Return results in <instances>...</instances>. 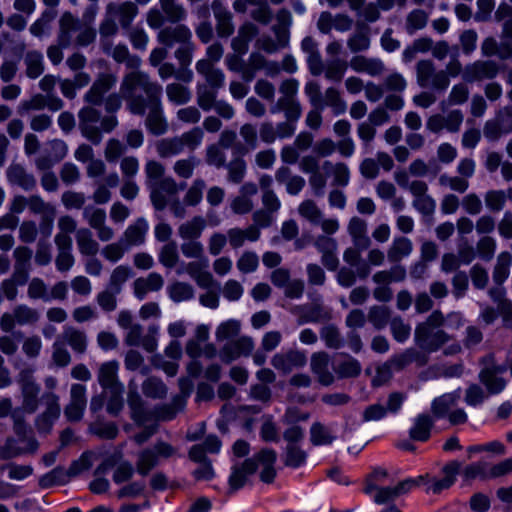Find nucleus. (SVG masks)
Here are the masks:
<instances>
[{
  "mask_svg": "<svg viewBox=\"0 0 512 512\" xmlns=\"http://www.w3.org/2000/svg\"><path fill=\"white\" fill-rule=\"evenodd\" d=\"M141 76H149L147 73L136 70L125 74L120 83L119 92L109 94L103 98L102 104L108 113L117 112L121 106L123 100L126 101V108L133 115L143 116L146 112V102L143 95L137 94V90H141V84H138V80Z\"/></svg>",
  "mask_w": 512,
  "mask_h": 512,
  "instance_id": "obj_1",
  "label": "nucleus"
},
{
  "mask_svg": "<svg viewBox=\"0 0 512 512\" xmlns=\"http://www.w3.org/2000/svg\"><path fill=\"white\" fill-rule=\"evenodd\" d=\"M444 325V314L440 310H434L423 322L416 325V345L426 353L437 352L452 340V336L442 329Z\"/></svg>",
  "mask_w": 512,
  "mask_h": 512,
  "instance_id": "obj_2",
  "label": "nucleus"
},
{
  "mask_svg": "<svg viewBox=\"0 0 512 512\" xmlns=\"http://www.w3.org/2000/svg\"><path fill=\"white\" fill-rule=\"evenodd\" d=\"M137 79L141 84V90L145 93L146 110L148 114L145 120L146 128L153 135H163L168 130V123L163 113L161 101L162 86L150 79L149 76H141Z\"/></svg>",
  "mask_w": 512,
  "mask_h": 512,
  "instance_id": "obj_3",
  "label": "nucleus"
},
{
  "mask_svg": "<svg viewBox=\"0 0 512 512\" xmlns=\"http://www.w3.org/2000/svg\"><path fill=\"white\" fill-rule=\"evenodd\" d=\"M425 480L423 475L417 478H408L400 481L394 486H381L372 481H367L364 488L366 494L370 495L377 504H386L396 500L398 497L407 494L414 487L419 486Z\"/></svg>",
  "mask_w": 512,
  "mask_h": 512,
  "instance_id": "obj_4",
  "label": "nucleus"
},
{
  "mask_svg": "<svg viewBox=\"0 0 512 512\" xmlns=\"http://www.w3.org/2000/svg\"><path fill=\"white\" fill-rule=\"evenodd\" d=\"M416 80L422 88H432L435 91H445L450 84V78L444 70H437L431 60H420L416 64Z\"/></svg>",
  "mask_w": 512,
  "mask_h": 512,
  "instance_id": "obj_5",
  "label": "nucleus"
},
{
  "mask_svg": "<svg viewBox=\"0 0 512 512\" xmlns=\"http://www.w3.org/2000/svg\"><path fill=\"white\" fill-rule=\"evenodd\" d=\"M481 364L483 368L479 373V379L488 392L498 394L504 390L506 381L501 375L506 371V366L498 365L493 354L483 357Z\"/></svg>",
  "mask_w": 512,
  "mask_h": 512,
  "instance_id": "obj_6",
  "label": "nucleus"
},
{
  "mask_svg": "<svg viewBox=\"0 0 512 512\" xmlns=\"http://www.w3.org/2000/svg\"><path fill=\"white\" fill-rule=\"evenodd\" d=\"M18 384L21 388L22 406L20 412L34 413L38 408V395L40 386L35 382L31 370L24 369L18 375Z\"/></svg>",
  "mask_w": 512,
  "mask_h": 512,
  "instance_id": "obj_7",
  "label": "nucleus"
},
{
  "mask_svg": "<svg viewBox=\"0 0 512 512\" xmlns=\"http://www.w3.org/2000/svg\"><path fill=\"white\" fill-rule=\"evenodd\" d=\"M83 218L89 227L96 231L98 240L109 242L115 237V231L107 224L106 211L92 205L83 209Z\"/></svg>",
  "mask_w": 512,
  "mask_h": 512,
  "instance_id": "obj_8",
  "label": "nucleus"
},
{
  "mask_svg": "<svg viewBox=\"0 0 512 512\" xmlns=\"http://www.w3.org/2000/svg\"><path fill=\"white\" fill-rule=\"evenodd\" d=\"M483 133L490 141H497L502 135L512 133V105L501 108L493 119L488 120Z\"/></svg>",
  "mask_w": 512,
  "mask_h": 512,
  "instance_id": "obj_9",
  "label": "nucleus"
},
{
  "mask_svg": "<svg viewBox=\"0 0 512 512\" xmlns=\"http://www.w3.org/2000/svg\"><path fill=\"white\" fill-rule=\"evenodd\" d=\"M100 111L91 105L82 107L78 112L79 129L83 137L97 145L102 140L100 128L97 124L100 122Z\"/></svg>",
  "mask_w": 512,
  "mask_h": 512,
  "instance_id": "obj_10",
  "label": "nucleus"
},
{
  "mask_svg": "<svg viewBox=\"0 0 512 512\" xmlns=\"http://www.w3.org/2000/svg\"><path fill=\"white\" fill-rule=\"evenodd\" d=\"M39 320L37 310L27 305H17L11 313H4L0 319V328L4 332H10L16 325H32Z\"/></svg>",
  "mask_w": 512,
  "mask_h": 512,
  "instance_id": "obj_11",
  "label": "nucleus"
},
{
  "mask_svg": "<svg viewBox=\"0 0 512 512\" xmlns=\"http://www.w3.org/2000/svg\"><path fill=\"white\" fill-rule=\"evenodd\" d=\"M28 209L32 214L41 216L40 231L45 237H49L52 233L56 216L55 206L45 202L39 195H31L29 197Z\"/></svg>",
  "mask_w": 512,
  "mask_h": 512,
  "instance_id": "obj_12",
  "label": "nucleus"
},
{
  "mask_svg": "<svg viewBox=\"0 0 512 512\" xmlns=\"http://www.w3.org/2000/svg\"><path fill=\"white\" fill-rule=\"evenodd\" d=\"M270 362L278 372L286 375L295 369L303 368L307 363V356L303 351L289 349L274 354Z\"/></svg>",
  "mask_w": 512,
  "mask_h": 512,
  "instance_id": "obj_13",
  "label": "nucleus"
},
{
  "mask_svg": "<svg viewBox=\"0 0 512 512\" xmlns=\"http://www.w3.org/2000/svg\"><path fill=\"white\" fill-rule=\"evenodd\" d=\"M117 83V76L113 73H100L89 90L84 94V101L89 105L99 106L103 102L104 95Z\"/></svg>",
  "mask_w": 512,
  "mask_h": 512,
  "instance_id": "obj_14",
  "label": "nucleus"
},
{
  "mask_svg": "<svg viewBox=\"0 0 512 512\" xmlns=\"http://www.w3.org/2000/svg\"><path fill=\"white\" fill-rule=\"evenodd\" d=\"M254 347L255 343L253 338L244 335L227 342L220 350V358L224 363H231L242 356H249L254 350Z\"/></svg>",
  "mask_w": 512,
  "mask_h": 512,
  "instance_id": "obj_15",
  "label": "nucleus"
},
{
  "mask_svg": "<svg viewBox=\"0 0 512 512\" xmlns=\"http://www.w3.org/2000/svg\"><path fill=\"white\" fill-rule=\"evenodd\" d=\"M499 66L492 60H477L466 65L463 70V79L466 82H477L493 79L498 75Z\"/></svg>",
  "mask_w": 512,
  "mask_h": 512,
  "instance_id": "obj_16",
  "label": "nucleus"
},
{
  "mask_svg": "<svg viewBox=\"0 0 512 512\" xmlns=\"http://www.w3.org/2000/svg\"><path fill=\"white\" fill-rule=\"evenodd\" d=\"M87 405L86 387L82 384H72L70 400L64 409V414L69 421H80Z\"/></svg>",
  "mask_w": 512,
  "mask_h": 512,
  "instance_id": "obj_17",
  "label": "nucleus"
},
{
  "mask_svg": "<svg viewBox=\"0 0 512 512\" xmlns=\"http://www.w3.org/2000/svg\"><path fill=\"white\" fill-rule=\"evenodd\" d=\"M258 187L253 182H246L239 188V194L231 199L230 208L234 214L245 215L253 211V197L257 194Z\"/></svg>",
  "mask_w": 512,
  "mask_h": 512,
  "instance_id": "obj_18",
  "label": "nucleus"
},
{
  "mask_svg": "<svg viewBox=\"0 0 512 512\" xmlns=\"http://www.w3.org/2000/svg\"><path fill=\"white\" fill-rule=\"evenodd\" d=\"M150 198L157 210H163L167 205V195H175L178 192V185L172 177H163L151 185Z\"/></svg>",
  "mask_w": 512,
  "mask_h": 512,
  "instance_id": "obj_19",
  "label": "nucleus"
},
{
  "mask_svg": "<svg viewBox=\"0 0 512 512\" xmlns=\"http://www.w3.org/2000/svg\"><path fill=\"white\" fill-rule=\"evenodd\" d=\"M118 370L119 363L116 360L104 362L99 366L97 379L105 391L112 389L124 390V386L118 378Z\"/></svg>",
  "mask_w": 512,
  "mask_h": 512,
  "instance_id": "obj_20",
  "label": "nucleus"
},
{
  "mask_svg": "<svg viewBox=\"0 0 512 512\" xmlns=\"http://www.w3.org/2000/svg\"><path fill=\"white\" fill-rule=\"evenodd\" d=\"M444 477L442 479H428V475H425V480L420 483L427 484V492L438 494L441 491L448 489L455 482L456 475L460 472V463L457 461L450 462L443 468Z\"/></svg>",
  "mask_w": 512,
  "mask_h": 512,
  "instance_id": "obj_21",
  "label": "nucleus"
},
{
  "mask_svg": "<svg viewBox=\"0 0 512 512\" xmlns=\"http://www.w3.org/2000/svg\"><path fill=\"white\" fill-rule=\"evenodd\" d=\"M251 459H254L257 465V469H260V479L265 483H271L276 476V452L268 448L262 449L259 453L255 454Z\"/></svg>",
  "mask_w": 512,
  "mask_h": 512,
  "instance_id": "obj_22",
  "label": "nucleus"
},
{
  "mask_svg": "<svg viewBox=\"0 0 512 512\" xmlns=\"http://www.w3.org/2000/svg\"><path fill=\"white\" fill-rule=\"evenodd\" d=\"M192 37L191 31L184 25L169 26L161 29L157 35L160 44L167 48L175 44H185Z\"/></svg>",
  "mask_w": 512,
  "mask_h": 512,
  "instance_id": "obj_23",
  "label": "nucleus"
},
{
  "mask_svg": "<svg viewBox=\"0 0 512 512\" xmlns=\"http://www.w3.org/2000/svg\"><path fill=\"white\" fill-rule=\"evenodd\" d=\"M6 178L10 185L17 186L25 191H31L36 187L35 177L18 163L9 165L6 170Z\"/></svg>",
  "mask_w": 512,
  "mask_h": 512,
  "instance_id": "obj_24",
  "label": "nucleus"
},
{
  "mask_svg": "<svg viewBox=\"0 0 512 512\" xmlns=\"http://www.w3.org/2000/svg\"><path fill=\"white\" fill-rule=\"evenodd\" d=\"M257 471V465L254 459H246L242 463L234 464L229 477V486L231 491L242 488L249 477Z\"/></svg>",
  "mask_w": 512,
  "mask_h": 512,
  "instance_id": "obj_25",
  "label": "nucleus"
},
{
  "mask_svg": "<svg viewBox=\"0 0 512 512\" xmlns=\"http://www.w3.org/2000/svg\"><path fill=\"white\" fill-rule=\"evenodd\" d=\"M164 286V278L157 272L146 277H139L133 282V292L137 299L143 300L149 292L160 291Z\"/></svg>",
  "mask_w": 512,
  "mask_h": 512,
  "instance_id": "obj_26",
  "label": "nucleus"
},
{
  "mask_svg": "<svg viewBox=\"0 0 512 512\" xmlns=\"http://www.w3.org/2000/svg\"><path fill=\"white\" fill-rule=\"evenodd\" d=\"M44 399L46 401V410L44 413H42L36 420V426L38 430L47 432L53 422L59 417L60 415V405H59V397L50 392L46 393L44 395Z\"/></svg>",
  "mask_w": 512,
  "mask_h": 512,
  "instance_id": "obj_27",
  "label": "nucleus"
},
{
  "mask_svg": "<svg viewBox=\"0 0 512 512\" xmlns=\"http://www.w3.org/2000/svg\"><path fill=\"white\" fill-rule=\"evenodd\" d=\"M349 65L357 73H366L369 76L377 77L384 73L385 64L379 58H369L357 55L351 58Z\"/></svg>",
  "mask_w": 512,
  "mask_h": 512,
  "instance_id": "obj_28",
  "label": "nucleus"
},
{
  "mask_svg": "<svg viewBox=\"0 0 512 512\" xmlns=\"http://www.w3.org/2000/svg\"><path fill=\"white\" fill-rule=\"evenodd\" d=\"M149 225L145 218H137L123 232L121 240L128 247L139 246L145 242Z\"/></svg>",
  "mask_w": 512,
  "mask_h": 512,
  "instance_id": "obj_29",
  "label": "nucleus"
},
{
  "mask_svg": "<svg viewBox=\"0 0 512 512\" xmlns=\"http://www.w3.org/2000/svg\"><path fill=\"white\" fill-rule=\"evenodd\" d=\"M330 358L326 352H315L311 356V371L322 385L328 386L334 382V376L329 370Z\"/></svg>",
  "mask_w": 512,
  "mask_h": 512,
  "instance_id": "obj_30",
  "label": "nucleus"
},
{
  "mask_svg": "<svg viewBox=\"0 0 512 512\" xmlns=\"http://www.w3.org/2000/svg\"><path fill=\"white\" fill-rule=\"evenodd\" d=\"M106 13L118 18L121 26L126 28L132 23L133 19L138 14V8L130 1L121 4L111 2L106 7Z\"/></svg>",
  "mask_w": 512,
  "mask_h": 512,
  "instance_id": "obj_31",
  "label": "nucleus"
},
{
  "mask_svg": "<svg viewBox=\"0 0 512 512\" xmlns=\"http://www.w3.org/2000/svg\"><path fill=\"white\" fill-rule=\"evenodd\" d=\"M76 245L82 257L96 256L100 251V244L94 238L89 228L82 227L75 234Z\"/></svg>",
  "mask_w": 512,
  "mask_h": 512,
  "instance_id": "obj_32",
  "label": "nucleus"
},
{
  "mask_svg": "<svg viewBox=\"0 0 512 512\" xmlns=\"http://www.w3.org/2000/svg\"><path fill=\"white\" fill-rule=\"evenodd\" d=\"M347 231L352 238L354 245L358 248L365 249L370 244L367 235V222L360 217H352L347 225Z\"/></svg>",
  "mask_w": 512,
  "mask_h": 512,
  "instance_id": "obj_33",
  "label": "nucleus"
},
{
  "mask_svg": "<svg viewBox=\"0 0 512 512\" xmlns=\"http://www.w3.org/2000/svg\"><path fill=\"white\" fill-rule=\"evenodd\" d=\"M103 48L104 51L111 55L116 62H125L127 67L133 69V71L139 70L138 68L141 64L140 58L130 55L126 45L119 44L115 47H111L107 41H103Z\"/></svg>",
  "mask_w": 512,
  "mask_h": 512,
  "instance_id": "obj_34",
  "label": "nucleus"
},
{
  "mask_svg": "<svg viewBox=\"0 0 512 512\" xmlns=\"http://www.w3.org/2000/svg\"><path fill=\"white\" fill-rule=\"evenodd\" d=\"M258 34L257 27L252 23L242 25L236 37L232 39L231 47L239 55H244L248 51L250 41Z\"/></svg>",
  "mask_w": 512,
  "mask_h": 512,
  "instance_id": "obj_35",
  "label": "nucleus"
},
{
  "mask_svg": "<svg viewBox=\"0 0 512 512\" xmlns=\"http://www.w3.org/2000/svg\"><path fill=\"white\" fill-rule=\"evenodd\" d=\"M79 28V20L70 12H64L59 20L58 43L62 47H68L72 41V33Z\"/></svg>",
  "mask_w": 512,
  "mask_h": 512,
  "instance_id": "obj_36",
  "label": "nucleus"
},
{
  "mask_svg": "<svg viewBox=\"0 0 512 512\" xmlns=\"http://www.w3.org/2000/svg\"><path fill=\"white\" fill-rule=\"evenodd\" d=\"M207 226L206 220L202 216H194L188 221L179 225L177 232L183 240H197L201 237Z\"/></svg>",
  "mask_w": 512,
  "mask_h": 512,
  "instance_id": "obj_37",
  "label": "nucleus"
},
{
  "mask_svg": "<svg viewBox=\"0 0 512 512\" xmlns=\"http://www.w3.org/2000/svg\"><path fill=\"white\" fill-rule=\"evenodd\" d=\"M460 398V389L435 398L431 405L432 413L436 418L446 417L449 414L450 409L458 403Z\"/></svg>",
  "mask_w": 512,
  "mask_h": 512,
  "instance_id": "obj_38",
  "label": "nucleus"
},
{
  "mask_svg": "<svg viewBox=\"0 0 512 512\" xmlns=\"http://www.w3.org/2000/svg\"><path fill=\"white\" fill-rule=\"evenodd\" d=\"M389 362L394 370H401L413 362L425 365L428 362V358L416 349L408 348L402 353L392 356Z\"/></svg>",
  "mask_w": 512,
  "mask_h": 512,
  "instance_id": "obj_39",
  "label": "nucleus"
},
{
  "mask_svg": "<svg viewBox=\"0 0 512 512\" xmlns=\"http://www.w3.org/2000/svg\"><path fill=\"white\" fill-rule=\"evenodd\" d=\"M119 184V176L117 173H110L104 179V182L97 183L96 188L92 194V199L95 204H106L111 200L112 193L110 188H114Z\"/></svg>",
  "mask_w": 512,
  "mask_h": 512,
  "instance_id": "obj_40",
  "label": "nucleus"
},
{
  "mask_svg": "<svg viewBox=\"0 0 512 512\" xmlns=\"http://www.w3.org/2000/svg\"><path fill=\"white\" fill-rule=\"evenodd\" d=\"M212 9L217 20V33L220 37H229L234 32L232 16L219 2L214 1Z\"/></svg>",
  "mask_w": 512,
  "mask_h": 512,
  "instance_id": "obj_41",
  "label": "nucleus"
},
{
  "mask_svg": "<svg viewBox=\"0 0 512 512\" xmlns=\"http://www.w3.org/2000/svg\"><path fill=\"white\" fill-rule=\"evenodd\" d=\"M260 237V231L256 226H249L246 229L231 228L227 231V238L232 248H240L246 240L257 241Z\"/></svg>",
  "mask_w": 512,
  "mask_h": 512,
  "instance_id": "obj_42",
  "label": "nucleus"
},
{
  "mask_svg": "<svg viewBox=\"0 0 512 512\" xmlns=\"http://www.w3.org/2000/svg\"><path fill=\"white\" fill-rule=\"evenodd\" d=\"M62 343L68 344L76 353L83 354L87 348L86 334L74 327L66 326L61 334Z\"/></svg>",
  "mask_w": 512,
  "mask_h": 512,
  "instance_id": "obj_43",
  "label": "nucleus"
},
{
  "mask_svg": "<svg viewBox=\"0 0 512 512\" xmlns=\"http://www.w3.org/2000/svg\"><path fill=\"white\" fill-rule=\"evenodd\" d=\"M413 251V243L409 238L396 237L390 245L387 256L390 262H399Z\"/></svg>",
  "mask_w": 512,
  "mask_h": 512,
  "instance_id": "obj_44",
  "label": "nucleus"
},
{
  "mask_svg": "<svg viewBox=\"0 0 512 512\" xmlns=\"http://www.w3.org/2000/svg\"><path fill=\"white\" fill-rule=\"evenodd\" d=\"M469 94L470 91L466 84H455L451 88L448 97L440 102L439 107L442 111H445L449 107L462 105L467 102Z\"/></svg>",
  "mask_w": 512,
  "mask_h": 512,
  "instance_id": "obj_45",
  "label": "nucleus"
},
{
  "mask_svg": "<svg viewBox=\"0 0 512 512\" xmlns=\"http://www.w3.org/2000/svg\"><path fill=\"white\" fill-rule=\"evenodd\" d=\"M57 255L55 266L57 271L63 273L69 271L75 263V257L72 252L73 243H55Z\"/></svg>",
  "mask_w": 512,
  "mask_h": 512,
  "instance_id": "obj_46",
  "label": "nucleus"
},
{
  "mask_svg": "<svg viewBox=\"0 0 512 512\" xmlns=\"http://www.w3.org/2000/svg\"><path fill=\"white\" fill-rule=\"evenodd\" d=\"M167 294L173 302L180 303L193 299L195 290L193 286L187 282L174 281L168 285Z\"/></svg>",
  "mask_w": 512,
  "mask_h": 512,
  "instance_id": "obj_47",
  "label": "nucleus"
},
{
  "mask_svg": "<svg viewBox=\"0 0 512 512\" xmlns=\"http://www.w3.org/2000/svg\"><path fill=\"white\" fill-rule=\"evenodd\" d=\"M432 426L433 420L429 415H418L414 420L413 426L410 428V437L416 441H427L430 437Z\"/></svg>",
  "mask_w": 512,
  "mask_h": 512,
  "instance_id": "obj_48",
  "label": "nucleus"
},
{
  "mask_svg": "<svg viewBox=\"0 0 512 512\" xmlns=\"http://www.w3.org/2000/svg\"><path fill=\"white\" fill-rule=\"evenodd\" d=\"M25 74L30 79H36L44 72V60L41 52L28 51L24 56Z\"/></svg>",
  "mask_w": 512,
  "mask_h": 512,
  "instance_id": "obj_49",
  "label": "nucleus"
},
{
  "mask_svg": "<svg viewBox=\"0 0 512 512\" xmlns=\"http://www.w3.org/2000/svg\"><path fill=\"white\" fill-rule=\"evenodd\" d=\"M58 229L54 237V243H73L71 234L75 233L77 229L76 220L70 215H63L58 219Z\"/></svg>",
  "mask_w": 512,
  "mask_h": 512,
  "instance_id": "obj_50",
  "label": "nucleus"
},
{
  "mask_svg": "<svg viewBox=\"0 0 512 512\" xmlns=\"http://www.w3.org/2000/svg\"><path fill=\"white\" fill-rule=\"evenodd\" d=\"M128 405L131 409V417L133 420L140 424L143 423L146 420V413L142 398L138 394L137 387L134 385L133 381L129 383Z\"/></svg>",
  "mask_w": 512,
  "mask_h": 512,
  "instance_id": "obj_51",
  "label": "nucleus"
},
{
  "mask_svg": "<svg viewBox=\"0 0 512 512\" xmlns=\"http://www.w3.org/2000/svg\"><path fill=\"white\" fill-rule=\"evenodd\" d=\"M165 92L168 100L175 105L187 104L192 98L189 87L178 82L167 84Z\"/></svg>",
  "mask_w": 512,
  "mask_h": 512,
  "instance_id": "obj_52",
  "label": "nucleus"
},
{
  "mask_svg": "<svg viewBox=\"0 0 512 512\" xmlns=\"http://www.w3.org/2000/svg\"><path fill=\"white\" fill-rule=\"evenodd\" d=\"M159 462L160 460L153 447L146 448L138 454L136 470L141 476H146Z\"/></svg>",
  "mask_w": 512,
  "mask_h": 512,
  "instance_id": "obj_53",
  "label": "nucleus"
},
{
  "mask_svg": "<svg viewBox=\"0 0 512 512\" xmlns=\"http://www.w3.org/2000/svg\"><path fill=\"white\" fill-rule=\"evenodd\" d=\"M322 168L332 172L334 185L342 187L348 185L350 181V171L345 163L338 162L334 164L327 160L323 162Z\"/></svg>",
  "mask_w": 512,
  "mask_h": 512,
  "instance_id": "obj_54",
  "label": "nucleus"
},
{
  "mask_svg": "<svg viewBox=\"0 0 512 512\" xmlns=\"http://www.w3.org/2000/svg\"><path fill=\"white\" fill-rule=\"evenodd\" d=\"M155 149L161 158H170L183 152L181 142L177 136L156 141Z\"/></svg>",
  "mask_w": 512,
  "mask_h": 512,
  "instance_id": "obj_55",
  "label": "nucleus"
},
{
  "mask_svg": "<svg viewBox=\"0 0 512 512\" xmlns=\"http://www.w3.org/2000/svg\"><path fill=\"white\" fill-rule=\"evenodd\" d=\"M323 108L328 106L331 108L334 115L344 114L347 110V103L342 98L340 92L334 88L329 87L324 93V102L322 103Z\"/></svg>",
  "mask_w": 512,
  "mask_h": 512,
  "instance_id": "obj_56",
  "label": "nucleus"
},
{
  "mask_svg": "<svg viewBox=\"0 0 512 512\" xmlns=\"http://www.w3.org/2000/svg\"><path fill=\"white\" fill-rule=\"evenodd\" d=\"M511 264L512 256L509 252H502L498 255L493 270V281L496 284L501 285L508 278Z\"/></svg>",
  "mask_w": 512,
  "mask_h": 512,
  "instance_id": "obj_57",
  "label": "nucleus"
},
{
  "mask_svg": "<svg viewBox=\"0 0 512 512\" xmlns=\"http://www.w3.org/2000/svg\"><path fill=\"white\" fill-rule=\"evenodd\" d=\"M70 478L68 470L58 466L39 478V486L41 488H49L54 485L65 484Z\"/></svg>",
  "mask_w": 512,
  "mask_h": 512,
  "instance_id": "obj_58",
  "label": "nucleus"
},
{
  "mask_svg": "<svg viewBox=\"0 0 512 512\" xmlns=\"http://www.w3.org/2000/svg\"><path fill=\"white\" fill-rule=\"evenodd\" d=\"M297 211L302 218L309 221L313 225H316L319 222H321V218L323 216L321 209L312 199L303 200L299 204Z\"/></svg>",
  "mask_w": 512,
  "mask_h": 512,
  "instance_id": "obj_59",
  "label": "nucleus"
},
{
  "mask_svg": "<svg viewBox=\"0 0 512 512\" xmlns=\"http://www.w3.org/2000/svg\"><path fill=\"white\" fill-rule=\"evenodd\" d=\"M158 260L165 268L172 269L182 261H180L177 245L175 242H169L162 246L158 254Z\"/></svg>",
  "mask_w": 512,
  "mask_h": 512,
  "instance_id": "obj_60",
  "label": "nucleus"
},
{
  "mask_svg": "<svg viewBox=\"0 0 512 512\" xmlns=\"http://www.w3.org/2000/svg\"><path fill=\"white\" fill-rule=\"evenodd\" d=\"M216 89L209 88L207 85L199 84L197 85L196 95H197V104L204 111H209L215 107L216 97H217Z\"/></svg>",
  "mask_w": 512,
  "mask_h": 512,
  "instance_id": "obj_61",
  "label": "nucleus"
},
{
  "mask_svg": "<svg viewBox=\"0 0 512 512\" xmlns=\"http://www.w3.org/2000/svg\"><path fill=\"white\" fill-rule=\"evenodd\" d=\"M367 318L375 329L381 330L390 323V310L385 306H372L369 309Z\"/></svg>",
  "mask_w": 512,
  "mask_h": 512,
  "instance_id": "obj_62",
  "label": "nucleus"
},
{
  "mask_svg": "<svg viewBox=\"0 0 512 512\" xmlns=\"http://www.w3.org/2000/svg\"><path fill=\"white\" fill-rule=\"evenodd\" d=\"M427 22L428 14L421 9H415L407 15L405 24L406 32L412 35L416 31L423 29Z\"/></svg>",
  "mask_w": 512,
  "mask_h": 512,
  "instance_id": "obj_63",
  "label": "nucleus"
},
{
  "mask_svg": "<svg viewBox=\"0 0 512 512\" xmlns=\"http://www.w3.org/2000/svg\"><path fill=\"white\" fill-rule=\"evenodd\" d=\"M306 459V452L298 445L287 444L284 456V463L286 466L298 468L306 462Z\"/></svg>",
  "mask_w": 512,
  "mask_h": 512,
  "instance_id": "obj_64",
  "label": "nucleus"
}]
</instances>
